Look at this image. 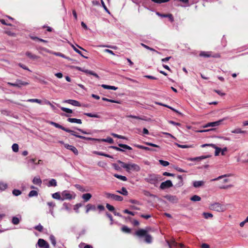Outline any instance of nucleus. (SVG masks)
I'll list each match as a JSON object with an SVG mask.
<instances>
[{
    "instance_id": "obj_20",
    "label": "nucleus",
    "mask_w": 248,
    "mask_h": 248,
    "mask_svg": "<svg viewBox=\"0 0 248 248\" xmlns=\"http://www.w3.org/2000/svg\"><path fill=\"white\" fill-rule=\"evenodd\" d=\"M86 213H88L90 211L93 210L95 211L96 209V207L94 205H92L91 204H88L86 206Z\"/></svg>"
},
{
    "instance_id": "obj_34",
    "label": "nucleus",
    "mask_w": 248,
    "mask_h": 248,
    "mask_svg": "<svg viewBox=\"0 0 248 248\" xmlns=\"http://www.w3.org/2000/svg\"><path fill=\"white\" fill-rule=\"evenodd\" d=\"M53 198L62 201V195L61 196L60 192H56L52 195Z\"/></svg>"
},
{
    "instance_id": "obj_29",
    "label": "nucleus",
    "mask_w": 248,
    "mask_h": 248,
    "mask_svg": "<svg viewBox=\"0 0 248 248\" xmlns=\"http://www.w3.org/2000/svg\"><path fill=\"white\" fill-rule=\"evenodd\" d=\"M145 242L147 243L150 244L152 242V237L151 235L147 234L145 236Z\"/></svg>"
},
{
    "instance_id": "obj_13",
    "label": "nucleus",
    "mask_w": 248,
    "mask_h": 248,
    "mask_svg": "<svg viewBox=\"0 0 248 248\" xmlns=\"http://www.w3.org/2000/svg\"><path fill=\"white\" fill-rule=\"evenodd\" d=\"M223 121V119L220 120L219 121L209 123L207 124H206V125L204 126V127H209V126L214 127V126H218L221 124V123Z\"/></svg>"
},
{
    "instance_id": "obj_36",
    "label": "nucleus",
    "mask_w": 248,
    "mask_h": 248,
    "mask_svg": "<svg viewBox=\"0 0 248 248\" xmlns=\"http://www.w3.org/2000/svg\"><path fill=\"white\" fill-rule=\"evenodd\" d=\"M102 100L103 101H107V102H111V103L121 104V101H120L114 100H112V99H108V98H105V97H103L102 98Z\"/></svg>"
},
{
    "instance_id": "obj_9",
    "label": "nucleus",
    "mask_w": 248,
    "mask_h": 248,
    "mask_svg": "<svg viewBox=\"0 0 248 248\" xmlns=\"http://www.w3.org/2000/svg\"><path fill=\"white\" fill-rule=\"evenodd\" d=\"M37 245L40 248H49L48 243L43 239H39L38 240Z\"/></svg>"
},
{
    "instance_id": "obj_44",
    "label": "nucleus",
    "mask_w": 248,
    "mask_h": 248,
    "mask_svg": "<svg viewBox=\"0 0 248 248\" xmlns=\"http://www.w3.org/2000/svg\"><path fill=\"white\" fill-rule=\"evenodd\" d=\"M49 239L51 244L55 247L56 245V241L55 236L53 235H50L49 236Z\"/></svg>"
},
{
    "instance_id": "obj_4",
    "label": "nucleus",
    "mask_w": 248,
    "mask_h": 248,
    "mask_svg": "<svg viewBox=\"0 0 248 248\" xmlns=\"http://www.w3.org/2000/svg\"><path fill=\"white\" fill-rule=\"evenodd\" d=\"M140 170V167L134 163H127V167L126 171L128 172L131 171H139Z\"/></svg>"
},
{
    "instance_id": "obj_6",
    "label": "nucleus",
    "mask_w": 248,
    "mask_h": 248,
    "mask_svg": "<svg viewBox=\"0 0 248 248\" xmlns=\"http://www.w3.org/2000/svg\"><path fill=\"white\" fill-rule=\"evenodd\" d=\"M105 197L108 199H111L116 201H122L123 198L120 196L109 193H105Z\"/></svg>"
},
{
    "instance_id": "obj_48",
    "label": "nucleus",
    "mask_w": 248,
    "mask_h": 248,
    "mask_svg": "<svg viewBox=\"0 0 248 248\" xmlns=\"http://www.w3.org/2000/svg\"><path fill=\"white\" fill-rule=\"evenodd\" d=\"M61 109L63 111H64L65 112H66L67 113H72L73 112V111H72V109H71L70 108H67L61 107Z\"/></svg>"
},
{
    "instance_id": "obj_45",
    "label": "nucleus",
    "mask_w": 248,
    "mask_h": 248,
    "mask_svg": "<svg viewBox=\"0 0 248 248\" xmlns=\"http://www.w3.org/2000/svg\"><path fill=\"white\" fill-rule=\"evenodd\" d=\"M20 222V219L16 217H14L12 218V222L13 224L14 225H17L18 224H19Z\"/></svg>"
},
{
    "instance_id": "obj_52",
    "label": "nucleus",
    "mask_w": 248,
    "mask_h": 248,
    "mask_svg": "<svg viewBox=\"0 0 248 248\" xmlns=\"http://www.w3.org/2000/svg\"><path fill=\"white\" fill-rule=\"evenodd\" d=\"M82 206V204L80 203H77L74 206V209L76 211L77 213H78V209L79 207H81Z\"/></svg>"
},
{
    "instance_id": "obj_5",
    "label": "nucleus",
    "mask_w": 248,
    "mask_h": 248,
    "mask_svg": "<svg viewBox=\"0 0 248 248\" xmlns=\"http://www.w3.org/2000/svg\"><path fill=\"white\" fill-rule=\"evenodd\" d=\"M8 84L18 88H21L23 86H26L29 84L28 82L23 81L20 79H17L15 83L8 82Z\"/></svg>"
},
{
    "instance_id": "obj_21",
    "label": "nucleus",
    "mask_w": 248,
    "mask_h": 248,
    "mask_svg": "<svg viewBox=\"0 0 248 248\" xmlns=\"http://www.w3.org/2000/svg\"><path fill=\"white\" fill-rule=\"evenodd\" d=\"M49 124L55 126V127L56 128H60L63 131H64V130H65V127H63V126L60 125V124H58V123H56L55 122H49Z\"/></svg>"
},
{
    "instance_id": "obj_18",
    "label": "nucleus",
    "mask_w": 248,
    "mask_h": 248,
    "mask_svg": "<svg viewBox=\"0 0 248 248\" xmlns=\"http://www.w3.org/2000/svg\"><path fill=\"white\" fill-rule=\"evenodd\" d=\"M209 156H208V155H202L201 156H198V157H193V158H190L189 159V160L192 161H200L202 159L207 158Z\"/></svg>"
},
{
    "instance_id": "obj_64",
    "label": "nucleus",
    "mask_w": 248,
    "mask_h": 248,
    "mask_svg": "<svg viewBox=\"0 0 248 248\" xmlns=\"http://www.w3.org/2000/svg\"><path fill=\"white\" fill-rule=\"evenodd\" d=\"M112 167H113V168L115 170H121V168L118 165L115 164V163H113L112 164Z\"/></svg>"
},
{
    "instance_id": "obj_49",
    "label": "nucleus",
    "mask_w": 248,
    "mask_h": 248,
    "mask_svg": "<svg viewBox=\"0 0 248 248\" xmlns=\"http://www.w3.org/2000/svg\"><path fill=\"white\" fill-rule=\"evenodd\" d=\"M51 53H52L56 56H60L62 58L68 59V58L66 57L64 55H63V54H62L60 52H51Z\"/></svg>"
},
{
    "instance_id": "obj_12",
    "label": "nucleus",
    "mask_w": 248,
    "mask_h": 248,
    "mask_svg": "<svg viewBox=\"0 0 248 248\" xmlns=\"http://www.w3.org/2000/svg\"><path fill=\"white\" fill-rule=\"evenodd\" d=\"M165 198L172 203H176L178 201V199L176 196L168 195L165 196Z\"/></svg>"
},
{
    "instance_id": "obj_22",
    "label": "nucleus",
    "mask_w": 248,
    "mask_h": 248,
    "mask_svg": "<svg viewBox=\"0 0 248 248\" xmlns=\"http://www.w3.org/2000/svg\"><path fill=\"white\" fill-rule=\"evenodd\" d=\"M82 72H83L84 73H85L87 74L93 75L97 78H99V77L98 76V75L92 71L87 70V69H84V70H82Z\"/></svg>"
},
{
    "instance_id": "obj_10",
    "label": "nucleus",
    "mask_w": 248,
    "mask_h": 248,
    "mask_svg": "<svg viewBox=\"0 0 248 248\" xmlns=\"http://www.w3.org/2000/svg\"><path fill=\"white\" fill-rule=\"evenodd\" d=\"M166 242L170 248H171L172 247H177L178 245H179L181 248H183L184 247L183 244H178L174 239L171 240L170 242L168 240H167Z\"/></svg>"
},
{
    "instance_id": "obj_51",
    "label": "nucleus",
    "mask_w": 248,
    "mask_h": 248,
    "mask_svg": "<svg viewBox=\"0 0 248 248\" xmlns=\"http://www.w3.org/2000/svg\"><path fill=\"white\" fill-rule=\"evenodd\" d=\"M159 162L161 165L164 167L168 166L170 164L168 161H164L163 160H159Z\"/></svg>"
},
{
    "instance_id": "obj_58",
    "label": "nucleus",
    "mask_w": 248,
    "mask_h": 248,
    "mask_svg": "<svg viewBox=\"0 0 248 248\" xmlns=\"http://www.w3.org/2000/svg\"><path fill=\"white\" fill-rule=\"evenodd\" d=\"M94 154H95L96 155H99L104 156H106V157L108 156V154H105V153L101 152L94 151Z\"/></svg>"
},
{
    "instance_id": "obj_17",
    "label": "nucleus",
    "mask_w": 248,
    "mask_h": 248,
    "mask_svg": "<svg viewBox=\"0 0 248 248\" xmlns=\"http://www.w3.org/2000/svg\"><path fill=\"white\" fill-rule=\"evenodd\" d=\"M227 175H221L219 177H218L217 178L211 179V181H214L216 180H222V183H225L228 181V179L227 178H224V177H226Z\"/></svg>"
},
{
    "instance_id": "obj_50",
    "label": "nucleus",
    "mask_w": 248,
    "mask_h": 248,
    "mask_svg": "<svg viewBox=\"0 0 248 248\" xmlns=\"http://www.w3.org/2000/svg\"><path fill=\"white\" fill-rule=\"evenodd\" d=\"M12 148L14 152H17L18 151V145L16 143H14L13 144Z\"/></svg>"
},
{
    "instance_id": "obj_19",
    "label": "nucleus",
    "mask_w": 248,
    "mask_h": 248,
    "mask_svg": "<svg viewBox=\"0 0 248 248\" xmlns=\"http://www.w3.org/2000/svg\"><path fill=\"white\" fill-rule=\"evenodd\" d=\"M67 121L70 123H77L78 124H81L82 121L80 119H78L76 118H68L67 120Z\"/></svg>"
},
{
    "instance_id": "obj_63",
    "label": "nucleus",
    "mask_w": 248,
    "mask_h": 248,
    "mask_svg": "<svg viewBox=\"0 0 248 248\" xmlns=\"http://www.w3.org/2000/svg\"><path fill=\"white\" fill-rule=\"evenodd\" d=\"M100 1H101L102 6L103 7V8L104 9V10L108 13H109V12L108 10V9L107 7H106V6L105 5L104 1L103 0H100Z\"/></svg>"
},
{
    "instance_id": "obj_15",
    "label": "nucleus",
    "mask_w": 248,
    "mask_h": 248,
    "mask_svg": "<svg viewBox=\"0 0 248 248\" xmlns=\"http://www.w3.org/2000/svg\"><path fill=\"white\" fill-rule=\"evenodd\" d=\"M147 234V231L140 229L136 232V234L139 237L145 236Z\"/></svg>"
},
{
    "instance_id": "obj_24",
    "label": "nucleus",
    "mask_w": 248,
    "mask_h": 248,
    "mask_svg": "<svg viewBox=\"0 0 248 248\" xmlns=\"http://www.w3.org/2000/svg\"><path fill=\"white\" fill-rule=\"evenodd\" d=\"M70 45L71 46H72V47L73 48V49L77 52L78 53V54H79L81 56H82V57L84 58H86V59H87L88 57H86L85 56H84L82 54V52L79 50L74 45H73L72 44H70Z\"/></svg>"
},
{
    "instance_id": "obj_43",
    "label": "nucleus",
    "mask_w": 248,
    "mask_h": 248,
    "mask_svg": "<svg viewBox=\"0 0 248 248\" xmlns=\"http://www.w3.org/2000/svg\"><path fill=\"white\" fill-rule=\"evenodd\" d=\"M201 200V197L198 195H194L193 196L190 198V200L193 202H198L200 201Z\"/></svg>"
},
{
    "instance_id": "obj_47",
    "label": "nucleus",
    "mask_w": 248,
    "mask_h": 248,
    "mask_svg": "<svg viewBox=\"0 0 248 248\" xmlns=\"http://www.w3.org/2000/svg\"><path fill=\"white\" fill-rule=\"evenodd\" d=\"M27 101L31 103H37L38 104H41L42 103V101L38 99H29Z\"/></svg>"
},
{
    "instance_id": "obj_25",
    "label": "nucleus",
    "mask_w": 248,
    "mask_h": 248,
    "mask_svg": "<svg viewBox=\"0 0 248 248\" xmlns=\"http://www.w3.org/2000/svg\"><path fill=\"white\" fill-rule=\"evenodd\" d=\"M26 55L27 56H28L29 58H30V59H32V60H36L39 58L38 56H37L35 55L32 54L31 52H30L29 51H27L26 52Z\"/></svg>"
},
{
    "instance_id": "obj_14",
    "label": "nucleus",
    "mask_w": 248,
    "mask_h": 248,
    "mask_svg": "<svg viewBox=\"0 0 248 248\" xmlns=\"http://www.w3.org/2000/svg\"><path fill=\"white\" fill-rule=\"evenodd\" d=\"M64 102L70 104L74 106L80 107L81 106L80 103L77 100H72V99L66 100H65L64 101Z\"/></svg>"
},
{
    "instance_id": "obj_11",
    "label": "nucleus",
    "mask_w": 248,
    "mask_h": 248,
    "mask_svg": "<svg viewBox=\"0 0 248 248\" xmlns=\"http://www.w3.org/2000/svg\"><path fill=\"white\" fill-rule=\"evenodd\" d=\"M64 147L69 150H71L72 151L75 155H77L78 153V152L77 150V149L71 145L68 144H64Z\"/></svg>"
},
{
    "instance_id": "obj_8",
    "label": "nucleus",
    "mask_w": 248,
    "mask_h": 248,
    "mask_svg": "<svg viewBox=\"0 0 248 248\" xmlns=\"http://www.w3.org/2000/svg\"><path fill=\"white\" fill-rule=\"evenodd\" d=\"M206 146H211L212 148L215 149V155L216 156L218 155L220 153V152H221V149L220 148H219V147L216 146L214 144H202L201 145L202 147H204Z\"/></svg>"
},
{
    "instance_id": "obj_62",
    "label": "nucleus",
    "mask_w": 248,
    "mask_h": 248,
    "mask_svg": "<svg viewBox=\"0 0 248 248\" xmlns=\"http://www.w3.org/2000/svg\"><path fill=\"white\" fill-rule=\"evenodd\" d=\"M21 193V191L17 189H14L13 191V194L16 196L19 195Z\"/></svg>"
},
{
    "instance_id": "obj_28",
    "label": "nucleus",
    "mask_w": 248,
    "mask_h": 248,
    "mask_svg": "<svg viewBox=\"0 0 248 248\" xmlns=\"http://www.w3.org/2000/svg\"><path fill=\"white\" fill-rule=\"evenodd\" d=\"M101 86L104 89H105L116 90L118 89V88L116 87L115 86L107 85H105V84H102L101 85Z\"/></svg>"
},
{
    "instance_id": "obj_30",
    "label": "nucleus",
    "mask_w": 248,
    "mask_h": 248,
    "mask_svg": "<svg viewBox=\"0 0 248 248\" xmlns=\"http://www.w3.org/2000/svg\"><path fill=\"white\" fill-rule=\"evenodd\" d=\"M135 146H136V147H137L139 149H143L146 151H155L154 150L151 149L149 147L144 146L136 144V145H135Z\"/></svg>"
},
{
    "instance_id": "obj_42",
    "label": "nucleus",
    "mask_w": 248,
    "mask_h": 248,
    "mask_svg": "<svg viewBox=\"0 0 248 248\" xmlns=\"http://www.w3.org/2000/svg\"><path fill=\"white\" fill-rule=\"evenodd\" d=\"M200 56L201 57L208 58V57H210L211 56V54L209 52H208L202 51L200 53Z\"/></svg>"
},
{
    "instance_id": "obj_55",
    "label": "nucleus",
    "mask_w": 248,
    "mask_h": 248,
    "mask_svg": "<svg viewBox=\"0 0 248 248\" xmlns=\"http://www.w3.org/2000/svg\"><path fill=\"white\" fill-rule=\"evenodd\" d=\"M153 2L156 3H165L170 1V0H151Z\"/></svg>"
},
{
    "instance_id": "obj_38",
    "label": "nucleus",
    "mask_w": 248,
    "mask_h": 248,
    "mask_svg": "<svg viewBox=\"0 0 248 248\" xmlns=\"http://www.w3.org/2000/svg\"><path fill=\"white\" fill-rule=\"evenodd\" d=\"M175 144L177 145L178 147L181 148H192L193 147V145H182L178 144L177 143H175Z\"/></svg>"
},
{
    "instance_id": "obj_40",
    "label": "nucleus",
    "mask_w": 248,
    "mask_h": 248,
    "mask_svg": "<svg viewBox=\"0 0 248 248\" xmlns=\"http://www.w3.org/2000/svg\"><path fill=\"white\" fill-rule=\"evenodd\" d=\"M114 176L116 178H118V179H120L122 181H126L127 180V178L125 176H122V175H119V174H115L114 175Z\"/></svg>"
},
{
    "instance_id": "obj_61",
    "label": "nucleus",
    "mask_w": 248,
    "mask_h": 248,
    "mask_svg": "<svg viewBox=\"0 0 248 248\" xmlns=\"http://www.w3.org/2000/svg\"><path fill=\"white\" fill-rule=\"evenodd\" d=\"M110 148L115 149L117 151H120V152H124V150L122 148H119V147H118L116 146H111L110 147Z\"/></svg>"
},
{
    "instance_id": "obj_56",
    "label": "nucleus",
    "mask_w": 248,
    "mask_h": 248,
    "mask_svg": "<svg viewBox=\"0 0 248 248\" xmlns=\"http://www.w3.org/2000/svg\"><path fill=\"white\" fill-rule=\"evenodd\" d=\"M118 163L121 165L122 167H123L124 169L125 170L127 167V164L123 162H122L121 160H118Z\"/></svg>"
},
{
    "instance_id": "obj_39",
    "label": "nucleus",
    "mask_w": 248,
    "mask_h": 248,
    "mask_svg": "<svg viewBox=\"0 0 248 248\" xmlns=\"http://www.w3.org/2000/svg\"><path fill=\"white\" fill-rule=\"evenodd\" d=\"M57 182L54 179H51L48 181V185L47 186H56Z\"/></svg>"
},
{
    "instance_id": "obj_3",
    "label": "nucleus",
    "mask_w": 248,
    "mask_h": 248,
    "mask_svg": "<svg viewBox=\"0 0 248 248\" xmlns=\"http://www.w3.org/2000/svg\"><path fill=\"white\" fill-rule=\"evenodd\" d=\"M64 131H65L66 132H68V133H70L72 135L78 138H80L81 139H84V140H93V141H96L97 140H98V139L86 137H84L83 136H80V135H78L76 133V132H75L74 131L72 130L69 129H68V128H65V130H64Z\"/></svg>"
},
{
    "instance_id": "obj_31",
    "label": "nucleus",
    "mask_w": 248,
    "mask_h": 248,
    "mask_svg": "<svg viewBox=\"0 0 248 248\" xmlns=\"http://www.w3.org/2000/svg\"><path fill=\"white\" fill-rule=\"evenodd\" d=\"M205 184V182L203 181H198L193 182V186H202L204 185Z\"/></svg>"
},
{
    "instance_id": "obj_27",
    "label": "nucleus",
    "mask_w": 248,
    "mask_h": 248,
    "mask_svg": "<svg viewBox=\"0 0 248 248\" xmlns=\"http://www.w3.org/2000/svg\"><path fill=\"white\" fill-rule=\"evenodd\" d=\"M232 133L234 134H245L247 133V131L242 130L241 129L238 128L232 130Z\"/></svg>"
},
{
    "instance_id": "obj_32",
    "label": "nucleus",
    "mask_w": 248,
    "mask_h": 248,
    "mask_svg": "<svg viewBox=\"0 0 248 248\" xmlns=\"http://www.w3.org/2000/svg\"><path fill=\"white\" fill-rule=\"evenodd\" d=\"M117 192L124 196H126L128 194V192L124 187H122V188L121 190H117Z\"/></svg>"
},
{
    "instance_id": "obj_54",
    "label": "nucleus",
    "mask_w": 248,
    "mask_h": 248,
    "mask_svg": "<svg viewBox=\"0 0 248 248\" xmlns=\"http://www.w3.org/2000/svg\"><path fill=\"white\" fill-rule=\"evenodd\" d=\"M203 216L206 219L213 217V215L211 213H209L204 212L203 213Z\"/></svg>"
},
{
    "instance_id": "obj_33",
    "label": "nucleus",
    "mask_w": 248,
    "mask_h": 248,
    "mask_svg": "<svg viewBox=\"0 0 248 248\" xmlns=\"http://www.w3.org/2000/svg\"><path fill=\"white\" fill-rule=\"evenodd\" d=\"M118 146H119V147H121V148H123V149H126V150H132V148L130 146H129L127 145H126V144L119 143V144H118Z\"/></svg>"
},
{
    "instance_id": "obj_57",
    "label": "nucleus",
    "mask_w": 248,
    "mask_h": 248,
    "mask_svg": "<svg viewBox=\"0 0 248 248\" xmlns=\"http://www.w3.org/2000/svg\"><path fill=\"white\" fill-rule=\"evenodd\" d=\"M122 231L126 233H129L130 232V229L125 226H123L122 228Z\"/></svg>"
},
{
    "instance_id": "obj_1",
    "label": "nucleus",
    "mask_w": 248,
    "mask_h": 248,
    "mask_svg": "<svg viewBox=\"0 0 248 248\" xmlns=\"http://www.w3.org/2000/svg\"><path fill=\"white\" fill-rule=\"evenodd\" d=\"M146 179L151 184L157 185L161 180V177L155 174H148Z\"/></svg>"
},
{
    "instance_id": "obj_7",
    "label": "nucleus",
    "mask_w": 248,
    "mask_h": 248,
    "mask_svg": "<svg viewBox=\"0 0 248 248\" xmlns=\"http://www.w3.org/2000/svg\"><path fill=\"white\" fill-rule=\"evenodd\" d=\"M75 196H73L72 194L70 193L67 191H64L62 193V201H63L65 200H71L74 199Z\"/></svg>"
},
{
    "instance_id": "obj_23",
    "label": "nucleus",
    "mask_w": 248,
    "mask_h": 248,
    "mask_svg": "<svg viewBox=\"0 0 248 248\" xmlns=\"http://www.w3.org/2000/svg\"><path fill=\"white\" fill-rule=\"evenodd\" d=\"M92 197V195L90 193H85L82 195V198L84 200V202H87L90 200Z\"/></svg>"
},
{
    "instance_id": "obj_46",
    "label": "nucleus",
    "mask_w": 248,
    "mask_h": 248,
    "mask_svg": "<svg viewBox=\"0 0 248 248\" xmlns=\"http://www.w3.org/2000/svg\"><path fill=\"white\" fill-rule=\"evenodd\" d=\"M38 195V192L36 190H31L28 196L29 197L37 196Z\"/></svg>"
},
{
    "instance_id": "obj_41",
    "label": "nucleus",
    "mask_w": 248,
    "mask_h": 248,
    "mask_svg": "<svg viewBox=\"0 0 248 248\" xmlns=\"http://www.w3.org/2000/svg\"><path fill=\"white\" fill-rule=\"evenodd\" d=\"M84 115H85L88 117H92V118H100V116L97 114H92L91 113H85Z\"/></svg>"
},
{
    "instance_id": "obj_53",
    "label": "nucleus",
    "mask_w": 248,
    "mask_h": 248,
    "mask_svg": "<svg viewBox=\"0 0 248 248\" xmlns=\"http://www.w3.org/2000/svg\"><path fill=\"white\" fill-rule=\"evenodd\" d=\"M106 207L111 212H113L115 211V209H114V207L112 206V205H111L110 204H108V203H107L106 204Z\"/></svg>"
},
{
    "instance_id": "obj_37",
    "label": "nucleus",
    "mask_w": 248,
    "mask_h": 248,
    "mask_svg": "<svg viewBox=\"0 0 248 248\" xmlns=\"http://www.w3.org/2000/svg\"><path fill=\"white\" fill-rule=\"evenodd\" d=\"M160 186H173L171 181L167 180L165 182H162Z\"/></svg>"
},
{
    "instance_id": "obj_2",
    "label": "nucleus",
    "mask_w": 248,
    "mask_h": 248,
    "mask_svg": "<svg viewBox=\"0 0 248 248\" xmlns=\"http://www.w3.org/2000/svg\"><path fill=\"white\" fill-rule=\"evenodd\" d=\"M209 208L212 210L217 212H224L226 210L225 207L218 202H214L210 204Z\"/></svg>"
},
{
    "instance_id": "obj_60",
    "label": "nucleus",
    "mask_w": 248,
    "mask_h": 248,
    "mask_svg": "<svg viewBox=\"0 0 248 248\" xmlns=\"http://www.w3.org/2000/svg\"><path fill=\"white\" fill-rule=\"evenodd\" d=\"M34 229L38 231L41 232L43 231V227L41 224H39L38 225L35 226Z\"/></svg>"
},
{
    "instance_id": "obj_59",
    "label": "nucleus",
    "mask_w": 248,
    "mask_h": 248,
    "mask_svg": "<svg viewBox=\"0 0 248 248\" xmlns=\"http://www.w3.org/2000/svg\"><path fill=\"white\" fill-rule=\"evenodd\" d=\"M111 135L113 136L114 137L117 138L118 139H126V138L125 137L116 134L112 133L111 134Z\"/></svg>"
},
{
    "instance_id": "obj_35",
    "label": "nucleus",
    "mask_w": 248,
    "mask_h": 248,
    "mask_svg": "<svg viewBox=\"0 0 248 248\" xmlns=\"http://www.w3.org/2000/svg\"><path fill=\"white\" fill-rule=\"evenodd\" d=\"M98 140H97V141H99L100 140L99 139H98ZM101 140L104 142H107L110 144H112L113 143V140L110 137H108L106 139H101Z\"/></svg>"
},
{
    "instance_id": "obj_26",
    "label": "nucleus",
    "mask_w": 248,
    "mask_h": 248,
    "mask_svg": "<svg viewBox=\"0 0 248 248\" xmlns=\"http://www.w3.org/2000/svg\"><path fill=\"white\" fill-rule=\"evenodd\" d=\"M32 182L34 185L40 186L42 184L41 179L38 177H35L33 178Z\"/></svg>"
},
{
    "instance_id": "obj_16",
    "label": "nucleus",
    "mask_w": 248,
    "mask_h": 248,
    "mask_svg": "<svg viewBox=\"0 0 248 248\" xmlns=\"http://www.w3.org/2000/svg\"><path fill=\"white\" fill-rule=\"evenodd\" d=\"M156 15L161 17H168L171 22H173L174 20L173 17L171 14H162L157 12Z\"/></svg>"
}]
</instances>
